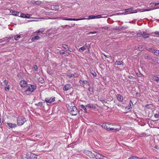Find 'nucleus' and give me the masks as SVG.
<instances>
[{
  "mask_svg": "<svg viewBox=\"0 0 159 159\" xmlns=\"http://www.w3.org/2000/svg\"><path fill=\"white\" fill-rule=\"evenodd\" d=\"M17 123L18 126L22 125L25 121V118L22 116H19L17 118Z\"/></svg>",
  "mask_w": 159,
  "mask_h": 159,
  "instance_id": "7ed1b4c3",
  "label": "nucleus"
},
{
  "mask_svg": "<svg viewBox=\"0 0 159 159\" xmlns=\"http://www.w3.org/2000/svg\"><path fill=\"white\" fill-rule=\"evenodd\" d=\"M30 2H32V3H33V4H35V1L34 0H30Z\"/></svg>",
  "mask_w": 159,
  "mask_h": 159,
  "instance_id": "864d4df0",
  "label": "nucleus"
},
{
  "mask_svg": "<svg viewBox=\"0 0 159 159\" xmlns=\"http://www.w3.org/2000/svg\"><path fill=\"white\" fill-rule=\"evenodd\" d=\"M67 107L68 110L72 115L75 116L77 115L78 110L73 102L69 101Z\"/></svg>",
  "mask_w": 159,
  "mask_h": 159,
  "instance_id": "f257e3e1",
  "label": "nucleus"
},
{
  "mask_svg": "<svg viewBox=\"0 0 159 159\" xmlns=\"http://www.w3.org/2000/svg\"><path fill=\"white\" fill-rule=\"evenodd\" d=\"M27 157H29V159H36L37 156L34 153L30 152V154L26 155Z\"/></svg>",
  "mask_w": 159,
  "mask_h": 159,
  "instance_id": "423d86ee",
  "label": "nucleus"
},
{
  "mask_svg": "<svg viewBox=\"0 0 159 159\" xmlns=\"http://www.w3.org/2000/svg\"><path fill=\"white\" fill-rule=\"evenodd\" d=\"M28 86L30 87V91H31L32 93L36 89L37 86L35 85L31 84H28Z\"/></svg>",
  "mask_w": 159,
  "mask_h": 159,
  "instance_id": "0eeeda50",
  "label": "nucleus"
},
{
  "mask_svg": "<svg viewBox=\"0 0 159 159\" xmlns=\"http://www.w3.org/2000/svg\"><path fill=\"white\" fill-rule=\"evenodd\" d=\"M121 129V127L120 125H116L113 127H112L111 131H118Z\"/></svg>",
  "mask_w": 159,
  "mask_h": 159,
  "instance_id": "1a4fd4ad",
  "label": "nucleus"
},
{
  "mask_svg": "<svg viewBox=\"0 0 159 159\" xmlns=\"http://www.w3.org/2000/svg\"><path fill=\"white\" fill-rule=\"evenodd\" d=\"M66 26H67V25H65V26H63V25H62L61 26V27H63V28H65V27Z\"/></svg>",
  "mask_w": 159,
  "mask_h": 159,
  "instance_id": "e2e57ef3",
  "label": "nucleus"
},
{
  "mask_svg": "<svg viewBox=\"0 0 159 159\" xmlns=\"http://www.w3.org/2000/svg\"><path fill=\"white\" fill-rule=\"evenodd\" d=\"M55 98L54 97H52L50 98V103L51 102H54L55 101Z\"/></svg>",
  "mask_w": 159,
  "mask_h": 159,
  "instance_id": "79ce46f5",
  "label": "nucleus"
},
{
  "mask_svg": "<svg viewBox=\"0 0 159 159\" xmlns=\"http://www.w3.org/2000/svg\"><path fill=\"white\" fill-rule=\"evenodd\" d=\"M38 80L39 82L42 83H43L44 81L43 79L42 78H39Z\"/></svg>",
  "mask_w": 159,
  "mask_h": 159,
  "instance_id": "e433bc0d",
  "label": "nucleus"
},
{
  "mask_svg": "<svg viewBox=\"0 0 159 159\" xmlns=\"http://www.w3.org/2000/svg\"><path fill=\"white\" fill-rule=\"evenodd\" d=\"M104 56L107 57V58H109L110 57V56L109 55H104Z\"/></svg>",
  "mask_w": 159,
  "mask_h": 159,
  "instance_id": "bf43d9fd",
  "label": "nucleus"
},
{
  "mask_svg": "<svg viewBox=\"0 0 159 159\" xmlns=\"http://www.w3.org/2000/svg\"><path fill=\"white\" fill-rule=\"evenodd\" d=\"M62 47L65 49L70 51L69 48L67 46V45L66 44H63L62 45ZM70 51L71 52V51Z\"/></svg>",
  "mask_w": 159,
  "mask_h": 159,
  "instance_id": "393cba45",
  "label": "nucleus"
},
{
  "mask_svg": "<svg viewBox=\"0 0 159 159\" xmlns=\"http://www.w3.org/2000/svg\"><path fill=\"white\" fill-rule=\"evenodd\" d=\"M86 46H84L80 48L79 49V50L80 51H83L84 50H85L86 49Z\"/></svg>",
  "mask_w": 159,
  "mask_h": 159,
  "instance_id": "c85d7f7f",
  "label": "nucleus"
},
{
  "mask_svg": "<svg viewBox=\"0 0 159 159\" xmlns=\"http://www.w3.org/2000/svg\"><path fill=\"white\" fill-rule=\"evenodd\" d=\"M143 32H140L138 33L137 34V36L138 37H140L141 36H142V35H143L142 34Z\"/></svg>",
  "mask_w": 159,
  "mask_h": 159,
  "instance_id": "473e14b6",
  "label": "nucleus"
},
{
  "mask_svg": "<svg viewBox=\"0 0 159 159\" xmlns=\"http://www.w3.org/2000/svg\"><path fill=\"white\" fill-rule=\"evenodd\" d=\"M46 103L50 102V99L48 98H46L45 99Z\"/></svg>",
  "mask_w": 159,
  "mask_h": 159,
  "instance_id": "de8ad7c7",
  "label": "nucleus"
},
{
  "mask_svg": "<svg viewBox=\"0 0 159 159\" xmlns=\"http://www.w3.org/2000/svg\"><path fill=\"white\" fill-rule=\"evenodd\" d=\"M1 122V114H0V127H1V125H2Z\"/></svg>",
  "mask_w": 159,
  "mask_h": 159,
  "instance_id": "6e6d98bb",
  "label": "nucleus"
},
{
  "mask_svg": "<svg viewBox=\"0 0 159 159\" xmlns=\"http://www.w3.org/2000/svg\"><path fill=\"white\" fill-rule=\"evenodd\" d=\"M95 16V19H98V18H106L107 17V16H102L101 15H98L97 16Z\"/></svg>",
  "mask_w": 159,
  "mask_h": 159,
  "instance_id": "cd10ccee",
  "label": "nucleus"
},
{
  "mask_svg": "<svg viewBox=\"0 0 159 159\" xmlns=\"http://www.w3.org/2000/svg\"><path fill=\"white\" fill-rule=\"evenodd\" d=\"M153 79L155 81H156L157 82H158L159 81V77L156 76H154L153 77Z\"/></svg>",
  "mask_w": 159,
  "mask_h": 159,
  "instance_id": "7c9ffc66",
  "label": "nucleus"
},
{
  "mask_svg": "<svg viewBox=\"0 0 159 159\" xmlns=\"http://www.w3.org/2000/svg\"><path fill=\"white\" fill-rule=\"evenodd\" d=\"M151 60L154 62H159V60L157 58L155 57H153L151 58Z\"/></svg>",
  "mask_w": 159,
  "mask_h": 159,
  "instance_id": "aec40b11",
  "label": "nucleus"
},
{
  "mask_svg": "<svg viewBox=\"0 0 159 159\" xmlns=\"http://www.w3.org/2000/svg\"><path fill=\"white\" fill-rule=\"evenodd\" d=\"M30 17V15L29 14H25V18H29Z\"/></svg>",
  "mask_w": 159,
  "mask_h": 159,
  "instance_id": "49530a36",
  "label": "nucleus"
},
{
  "mask_svg": "<svg viewBox=\"0 0 159 159\" xmlns=\"http://www.w3.org/2000/svg\"><path fill=\"white\" fill-rule=\"evenodd\" d=\"M33 68H34V69L35 70V71H37L38 67H37V66L36 65H35L33 66Z\"/></svg>",
  "mask_w": 159,
  "mask_h": 159,
  "instance_id": "a18cd8bd",
  "label": "nucleus"
},
{
  "mask_svg": "<svg viewBox=\"0 0 159 159\" xmlns=\"http://www.w3.org/2000/svg\"><path fill=\"white\" fill-rule=\"evenodd\" d=\"M143 35L142 36L144 38H148L150 36V34H147L146 32L143 31L142 33Z\"/></svg>",
  "mask_w": 159,
  "mask_h": 159,
  "instance_id": "dca6fc26",
  "label": "nucleus"
},
{
  "mask_svg": "<svg viewBox=\"0 0 159 159\" xmlns=\"http://www.w3.org/2000/svg\"><path fill=\"white\" fill-rule=\"evenodd\" d=\"M12 13L13 15L15 16H20V13L18 11H13Z\"/></svg>",
  "mask_w": 159,
  "mask_h": 159,
  "instance_id": "5701e85b",
  "label": "nucleus"
},
{
  "mask_svg": "<svg viewBox=\"0 0 159 159\" xmlns=\"http://www.w3.org/2000/svg\"><path fill=\"white\" fill-rule=\"evenodd\" d=\"M131 104H132V102L131 101H130V102L129 103V105H130L129 106L125 108V109L126 110H131Z\"/></svg>",
  "mask_w": 159,
  "mask_h": 159,
  "instance_id": "bb28decb",
  "label": "nucleus"
},
{
  "mask_svg": "<svg viewBox=\"0 0 159 159\" xmlns=\"http://www.w3.org/2000/svg\"><path fill=\"white\" fill-rule=\"evenodd\" d=\"M27 89L25 91V93L24 94V95H30L32 93L31 91H30V87L28 86V85L27 86Z\"/></svg>",
  "mask_w": 159,
  "mask_h": 159,
  "instance_id": "f8f14e48",
  "label": "nucleus"
},
{
  "mask_svg": "<svg viewBox=\"0 0 159 159\" xmlns=\"http://www.w3.org/2000/svg\"><path fill=\"white\" fill-rule=\"evenodd\" d=\"M83 83L84 84H88V82L86 80H83Z\"/></svg>",
  "mask_w": 159,
  "mask_h": 159,
  "instance_id": "5fc2aeb1",
  "label": "nucleus"
},
{
  "mask_svg": "<svg viewBox=\"0 0 159 159\" xmlns=\"http://www.w3.org/2000/svg\"><path fill=\"white\" fill-rule=\"evenodd\" d=\"M152 52L156 56H158L159 54V50H157L154 49L152 51Z\"/></svg>",
  "mask_w": 159,
  "mask_h": 159,
  "instance_id": "f3484780",
  "label": "nucleus"
},
{
  "mask_svg": "<svg viewBox=\"0 0 159 159\" xmlns=\"http://www.w3.org/2000/svg\"><path fill=\"white\" fill-rule=\"evenodd\" d=\"M144 48V46L143 45H139L137 49L139 51H142Z\"/></svg>",
  "mask_w": 159,
  "mask_h": 159,
  "instance_id": "412c9836",
  "label": "nucleus"
},
{
  "mask_svg": "<svg viewBox=\"0 0 159 159\" xmlns=\"http://www.w3.org/2000/svg\"><path fill=\"white\" fill-rule=\"evenodd\" d=\"M155 34H156L159 35V32H157V31L156 32H155Z\"/></svg>",
  "mask_w": 159,
  "mask_h": 159,
  "instance_id": "680f3d73",
  "label": "nucleus"
},
{
  "mask_svg": "<svg viewBox=\"0 0 159 159\" xmlns=\"http://www.w3.org/2000/svg\"><path fill=\"white\" fill-rule=\"evenodd\" d=\"M133 9V8L132 7H131V8L128 9H125L124 10L125 11V12H128V11H131Z\"/></svg>",
  "mask_w": 159,
  "mask_h": 159,
  "instance_id": "c9c22d12",
  "label": "nucleus"
},
{
  "mask_svg": "<svg viewBox=\"0 0 159 159\" xmlns=\"http://www.w3.org/2000/svg\"><path fill=\"white\" fill-rule=\"evenodd\" d=\"M153 49H154L152 48H149L147 49V50H148V51H149L152 52V51L153 50Z\"/></svg>",
  "mask_w": 159,
  "mask_h": 159,
  "instance_id": "8fccbe9b",
  "label": "nucleus"
},
{
  "mask_svg": "<svg viewBox=\"0 0 159 159\" xmlns=\"http://www.w3.org/2000/svg\"><path fill=\"white\" fill-rule=\"evenodd\" d=\"M139 11H140L139 9H137L136 10H134V11L133 12H131V11H128L127 12H125V11L123 13V14H124V15H126L127 14H131V13H135L137 12H138Z\"/></svg>",
  "mask_w": 159,
  "mask_h": 159,
  "instance_id": "ddd939ff",
  "label": "nucleus"
},
{
  "mask_svg": "<svg viewBox=\"0 0 159 159\" xmlns=\"http://www.w3.org/2000/svg\"><path fill=\"white\" fill-rule=\"evenodd\" d=\"M21 159H29V157H26L25 156L22 155L21 157Z\"/></svg>",
  "mask_w": 159,
  "mask_h": 159,
  "instance_id": "09e8293b",
  "label": "nucleus"
},
{
  "mask_svg": "<svg viewBox=\"0 0 159 159\" xmlns=\"http://www.w3.org/2000/svg\"><path fill=\"white\" fill-rule=\"evenodd\" d=\"M150 5H151V6H154L159 5V3H151Z\"/></svg>",
  "mask_w": 159,
  "mask_h": 159,
  "instance_id": "58836bf2",
  "label": "nucleus"
},
{
  "mask_svg": "<svg viewBox=\"0 0 159 159\" xmlns=\"http://www.w3.org/2000/svg\"><path fill=\"white\" fill-rule=\"evenodd\" d=\"M59 9V6L57 4L50 5V10H57Z\"/></svg>",
  "mask_w": 159,
  "mask_h": 159,
  "instance_id": "6e6552de",
  "label": "nucleus"
},
{
  "mask_svg": "<svg viewBox=\"0 0 159 159\" xmlns=\"http://www.w3.org/2000/svg\"><path fill=\"white\" fill-rule=\"evenodd\" d=\"M122 64V61H116L115 62V64L116 65H120Z\"/></svg>",
  "mask_w": 159,
  "mask_h": 159,
  "instance_id": "f704fd0d",
  "label": "nucleus"
},
{
  "mask_svg": "<svg viewBox=\"0 0 159 159\" xmlns=\"http://www.w3.org/2000/svg\"><path fill=\"white\" fill-rule=\"evenodd\" d=\"M8 83V81L6 80H5L4 82H3L2 83V85L5 86L7 85Z\"/></svg>",
  "mask_w": 159,
  "mask_h": 159,
  "instance_id": "2f4dec72",
  "label": "nucleus"
},
{
  "mask_svg": "<svg viewBox=\"0 0 159 159\" xmlns=\"http://www.w3.org/2000/svg\"><path fill=\"white\" fill-rule=\"evenodd\" d=\"M152 10H153V9H147L144 10L142 11H141V10L140 9V11H139L141 12H143V11H149Z\"/></svg>",
  "mask_w": 159,
  "mask_h": 159,
  "instance_id": "a19ab883",
  "label": "nucleus"
},
{
  "mask_svg": "<svg viewBox=\"0 0 159 159\" xmlns=\"http://www.w3.org/2000/svg\"><path fill=\"white\" fill-rule=\"evenodd\" d=\"M72 88V87L70 84H66L63 87V89L66 91L70 90Z\"/></svg>",
  "mask_w": 159,
  "mask_h": 159,
  "instance_id": "9d476101",
  "label": "nucleus"
},
{
  "mask_svg": "<svg viewBox=\"0 0 159 159\" xmlns=\"http://www.w3.org/2000/svg\"><path fill=\"white\" fill-rule=\"evenodd\" d=\"M42 104L43 103L42 102H39L37 104V105L38 106H42Z\"/></svg>",
  "mask_w": 159,
  "mask_h": 159,
  "instance_id": "603ef678",
  "label": "nucleus"
},
{
  "mask_svg": "<svg viewBox=\"0 0 159 159\" xmlns=\"http://www.w3.org/2000/svg\"><path fill=\"white\" fill-rule=\"evenodd\" d=\"M96 33H97V32H95V31L91 32H90V33L91 34H93Z\"/></svg>",
  "mask_w": 159,
  "mask_h": 159,
  "instance_id": "13d9d810",
  "label": "nucleus"
},
{
  "mask_svg": "<svg viewBox=\"0 0 159 159\" xmlns=\"http://www.w3.org/2000/svg\"><path fill=\"white\" fill-rule=\"evenodd\" d=\"M117 100L120 102H122L123 100V96L120 94H118L116 96Z\"/></svg>",
  "mask_w": 159,
  "mask_h": 159,
  "instance_id": "2eb2a0df",
  "label": "nucleus"
},
{
  "mask_svg": "<svg viewBox=\"0 0 159 159\" xmlns=\"http://www.w3.org/2000/svg\"><path fill=\"white\" fill-rule=\"evenodd\" d=\"M80 107L81 108L84 110V111L85 113L87 112V109L85 107L84 105H80Z\"/></svg>",
  "mask_w": 159,
  "mask_h": 159,
  "instance_id": "c756f323",
  "label": "nucleus"
},
{
  "mask_svg": "<svg viewBox=\"0 0 159 159\" xmlns=\"http://www.w3.org/2000/svg\"><path fill=\"white\" fill-rule=\"evenodd\" d=\"M39 39H40V37L39 36L37 35V36H35L34 37L32 38L31 39V40L33 41H34L35 40H38Z\"/></svg>",
  "mask_w": 159,
  "mask_h": 159,
  "instance_id": "4be33fe9",
  "label": "nucleus"
},
{
  "mask_svg": "<svg viewBox=\"0 0 159 159\" xmlns=\"http://www.w3.org/2000/svg\"><path fill=\"white\" fill-rule=\"evenodd\" d=\"M10 89V87H9V85H8L7 86L5 87V90L7 91H8Z\"/></svg>",
  "mask_w": 159,
  "mask_h": 159,
  "instance_id": "ea45409f",
  "label": "nucleus"
},
{
  "mask_svg": "<svg viewBox=\"0 0 159 159\" xmlns=\"http://www.w3.org/2000/svg\"><path fill=\"white\" fill-rule=\"evenodd\" d=\"M65 56H68V55L67 54H65Z\"/></svg>",
  "mask_w": 159,
  "mask_h": 159,
  "instance_id": "69168bd1",
  "label": "nucleus"
},
{
  "mask_svg": "<svg viewBox=\"0 0 159 159\" xmlns=\"http://www.w3.org/2000/svg\"><path fill=\"white\" fill-rule=\"evenodd\" d=\"M59 53L60 54H65L64 50H60V51L59 52Z\"/></svg>",
  "mask_w": 159,
  "mask_h": 159,
  "instance_id": "c03bdc74",
  "label": "nucleus"
},
{
  "mask_svg": "<svg viewBox=\"0 0 159 159\" xmlns=\"http://www.w3.org/2000/svg\"><path fill=\"white\" fill-rule=\"evenodd\" d=\"M20 17H21L25 18V14H23V13H20Z\"/></svg>",
  "mask_w": 159,
  "mask_h": 159,
  "instance_id": "37998d69",
  "label": "nucleus"
},
{
  "mask_svg": "<svg viewBox=\"0 0 159 159\" xmlns=\"http://www.w3.org/2000/svg\"><path fill=\"white\" fill-rule=\"evenodd\" d=\"M154 116L156 118H158L159 117L158 115L157 114H155Z\"/></svg>",
  "mask_w": 159,
  "mask_h": 159,
  "instance_id": "052dcab7",
  "label": "nucleus"
},
{
  "mask_svg": "<svg viewBox=\"0 0 159 159\" xmlns=\"http://www.w3.org/2000/svg\"><path fill=\"white\" fill-rule=\"evenodd\" d=\"M69 27L71 28L72 27V26H70V25H68Z\"/></svg>",
  "mask_w": 159,
  "mask_h": 159,
  "instance_id": "0e129e2a",
  "label": "nucleus"
},
{
  "mask_svg": "<svg viewBox=\"0 0 159 159\" xmlns=\"http://www.w3.org/2000/svg\"><path fill=\"white\" fill-rule=\"evenodd\" d=\"M91 74H92V75L94 76V77H95L96 76V73L94 72H93L92 71L91 72Z\"/></svg>",
  "mask_w": 159,
  "mask_h": 159,
  "instance_id": "3c124183",
  "label": "nucleus"
},
{
  "mask_svg": "<svg viewBox=\"0 0 159 159\" xmlns=\"http://www.w3.org/2000/svg\"><path fill=\"white\" fill-rule=\"evenodd\" d=\"M111 126H113V124H111L109 123H104L102 125V127L104 129H107L108 131H111Z\"/></svg>",
  "mask_w": 159,
  "mask_h": 159,
  "instance_id": "20e7f679",
  "label": "nucleus"
},
{
  "mask_svg": "<svg viewBox=\"0 0 159 159\" xmlns=\"http://www.w3.org/2000/svg\"><path fill=\"white\" fill-rule=\"evenodd\" d=\"M158 8H159V7H158Z\"/></svg>",
  "mask_w": 159,
  "mask_h": 159,
  "instance_id": "338daca9",
  "label": "nucleus"
},
{
  "mask_svg": "<svg viewBox=\"0 0 159 159\" xmlns=\"http://www.w3.org/2000/svg\"><path fill=\"white\" fill-rule=\"evenodd\" d=\"M41 3H42V2L41 1L38 0V1H35V5H39V4H41Z\"/></svg>",
  "mask_w": 159,
  "mask_h": 159,
  "instance_id": "4c0bfd02",
  "label": "nucleus"
},
{
  "mask_svg": "<svg viewBox=\"0 0 159 159\" xmlns=\"http://www.w3.org/2000/svg\"><path fill=\"white\" fill-rule=\"evenodd\" d=\"M44 30L43 29H40L38 31H36L34 32V33H36V34L37 35H39V33H41L42 34Z\"/></svg>",
  "mask_w": 159,
  "mask_h": 159,
  "instance_id": "a211bd4d",
  "label": "nucleus"
},
{
  "mask_svg": "<svg viewBox=\"0 0 159 159\" xmlns=\"http://www.w3.org/2000/svg\"><path fill=\"white\" fill-rule=\"evenodd\" d=\"M70 78H75L77 76V75L75 74H70L67 75Z\"/></svg>",
  "mask_w": 159,
  "mask_h": 159,
  "instance_id": "6ab92c4d",
  "label": "nucleus"
},
{
  "mask_svg": "<svg viewBox=\"0 0 159 159\" xmlns=\"http://www.w3.org/2000/svg\"><path fill=\"white\" fill-rule=\"evenodd\" d=\"M86 107L93 108H95V107L93 105L91 104H88L86 106Z\"/></svg>",
  "mask_w": 159,
  "mask_h": 159,
  "instance_id": "a878e982",
  "label": "nucleus"
},
{
  "mask_svg": "<svg viewBox=\"0 0 159 159\" xmlns=\"http://www.w3.org/2000/svg\"><path fill=\"white\" fill-rule=\"evenodd\" d=\"M20 84L22 87H25L28 85L27 82L25 80H21L20 82Z\"/></svg>",
  "mask_w": 159,
  "mask_h": 159,
  "instance_id": "9b49d317",
  "label": "nucleus"
},
{
  "mask_svg": "<svg viewBox=\"0 0 159 159\" xmlns=\"http://www.w3.org/2000/svg\"><path fill=\"white\" fill-rule=\"evenodd\" d=\"M85 153L90 158L95 157L96 159H104L106 157L99 153L95 152V153H92L91 152L89 151H85Z\"/></svg>",
  "mask_w": 159,
  "mask_h": 159,
  "instance_id": "f03ea898",
  "label": "nucleus"
},
{
  "mask_svg": "<svg viewBox=\"0 0 159 159\" xmlns=\"http://www.w3.org/2000/svg\"><path fill=\"white\" fill-rule=\"evenodd\" d=\"M7 124L8 126L11 128H14L17 126V125L16 124H13L11 123H7Z\"/></svg>",
  "mask_w": 159,
  "mask_h": 159,
  "instance_id": "4468645a",
  "label": "nucleus"
},
{
  "mask_svg": "<svg viewBox=\"0 0 159 159\" xmlns=\"http://www.w3.org/2000/svg\"><path fill=\"white\" fill-rule=\"evenodd\" d=\"M21 37L20 35H17L15 36L14 39L16 40H18Z\"/></svg>",
  "mask_w": 159,
  "mask_h": 159,
  "instance_id": "72a5a7b5",
  "label": "nucleus"
},
{
  "mask_svg": "<svg viewBox=\"0 0 159 159\" xmlns=\"http://www.w3.org/2000/svg\"><path fill=\"white\" fill-rule=\"evenodd\" d=\"M159 3V2L158 3Z\"/></svg>",
  "mask_w": 159,
  "mask_h": 159,
  "instance_id": "774afa93",
  "label": "nucleus"
},
{
  "mask_svg": "<svg viewBox=\"0 0 159 159\" xmlns=\"http://www.w3.org/2000/svg\"><path fill=\"white\" fill-rule=\"evenodd\" d=\"M61 19H62L63 20H73V21H78L82 20H84L85 19V18H78V19H75V18H67V17H63L60 18Z\"/></svg>",
  "mask_w": 159,
  "mask_h": 159,
  "instance_id": "39448f33",
  "label": "nucleus"
},
{
  "mask_svg": "<svg viewBox=\"0 0 159 159\" xmlns=\"http://www.w3.org/2000/svg\"><path fill=\"white\" fill-rule=\"evenodd\" d=\"M102 29H104L105 30L107 29H108V27L106 26L104 27H102Z\"/></svg>",
  "mask_w": 159,
  "mask_h": 159,
  "instance_id": "4d7b16f0",
  "label": "nucleus"
},
{
  "mask_svg": "<svg viewBox=\"0 0 159 159\" xmlns=\"http://www.w3.org/2000/svg\"><path fill=\"white\" fill-rule=\"evenodd\" d=\"M95 16H93V15H91V16H89V18H85V19L84 20H89V19H95Z\"/></svg>",
  "mask_w": 159,
  "mask_h": 159,
  "instance_id": "b1692460",
  "label": "nucleus"
}]
</instances>
